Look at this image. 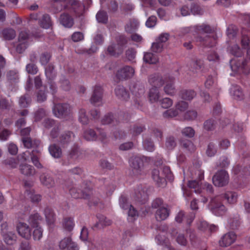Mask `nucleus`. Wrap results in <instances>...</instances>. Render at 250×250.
I'll return each instance as SVG.
<instances>
[{
	"instance_id": "ddd939ff",
	"label": "nucleus",
	"mask_w": 250,
	"mask_h": 250,
	"mask_svg": "<svg viewBox=\"0 0 250 250\" xmlns=\"http://www.w3.org/2000/svg\"><path fill=\"white\" fill-rule=\"evenodd\" d=\"M67 3L68 5L64 6V9H67L68 6L70 5L76 16H80L83 14L84 6L78 0H68Z\"/></svg>"
},
{
	"instance_id": "9b49d317",
	"label": "nucleus",
	"mask_w": 250,
	"mask_h": 250,
	"mask_svg": "<svg viewBox=\"0 0 250 250\" xmlns=\"http://www.w3.org/2000/svg\"><path fill=\"white\" fill-rule=\"evenodd\" d=\"M148 195L146 188L138 187L136 189L134 198L135 201L141 204H145L148 200Z\"/></svg>"
},
{
	"instance_id": "13d9d810",
	"label": "nucleus",
	"mask_w": 250,
	"mask_h": 250,
	"mask_svg": "<svg viewBox=\"0 0 250 250\" xmlns=\"http://www.w3.org/2000/svg\"><path fill=\"white\" fill-rule=\"evenodd\" d=\"M30 34L29 32L26 30H23L20 32L18 36L19 42H25L28 43V40L29 39Z\"/></svg>"
},
{
	"instance_id": "774afa93",
	"label": "nucleus",
	"mask_w": 250,
	"mask_h": 250,
	"mask_svg": "<svg viewBox=\"0 0 250 250\" xmlns=\"http://www.w3.org/2000/svg\"><path fill=\"white\" fill-rule=\"evenodd\" d=\"M136 51L134 48H129L125 53L126 59L129 61H132L135 58Z\"/></svg>"
},
{
	"instance_id": "412c9836",
	"label": "nucleus",
	"mask_w": 250,
	"mask_h": 250,
	"mask_svg": "<svg viewBox=\"0 0 250 250\" xmlns=\"http://www.w3.org/2000/svg\"><path fill=\"white\" fill-rule=\"evenodd\" d=\"M169 212L170 210L167 208H160L156 211L155 218L158 221L165 220L169 216Z\"/></svg>"
},
{
	"instance_id": "7ed1b4c3",
	"label": "nucleus",
	"mask_w": 250,
	"mask_h": 250,
	"mask_svg": "<svg viewBox=\"0 0 250 250\" xmlns=\"http://www.w3.org/2000/svg\"><path fill=\"white\" fill-rule=\"evenodd\" d=\"M175 81V78L172 76L167 75L163 77L159 74H154L150 75L148 79L149 83L153 86H162L164 83L168 82H173Z\"/></svg>"
},
{
	"instance_id": "5fc2aeb1",
	"label": "nucleus",
	"mask_w": 250,
	"mask_h": 250,
	"mask_svg": "<svg viewBox=\"0 0 250 250\" xmlns=\"http://www.w3.org/2000/svg\"><path fill=\"white\" fill-rule=\"evenodd\" d=\"M217 153V148L213 143L208 144L206 150V154L208 157L214 156Z\"/></svg>"
},
{
	"instance_id": "72a5a7b5",
	"label": "nucleus",
	"mask_w": 250,
	"mask_h": 250,
	"mask_svg": "<svg viewBox=\"0 0 250 250\" xmlns=\"http://www.w3.org/2000/svg\"><path fill=\"white\" fill-rule=\"evenodd\" d=\"M215 200V199L212 200L211 202L212 205L213 206V209L212 210V212L218 216L224 215L227 210L226 207L222 203H219L218 206H216L217 205H215L214 204Z\"/></svg>"
},
{
	"instance_id": "1a4fd4ad",
	"label": "nucleus",
	"mask_w": 250,
	"mask_h": 250,
	"mask_svg": "<svg viewBox=\"0 0 250 250\" xmlns=\"http://www.w3.org/2000/svg\"><path fill=\"white\" fill-rule=\"evenodd\" d=\"M16 228L18 234L21 237L27 240L31 238V229L27 224L24 222H19L17 225Z\"/></svg>"
},
{
	"instance_id": "864d4df0",
	"label": "nucleus",
	"mask_w": 250,
	"mask_h": 250,
	"mask_svg": "<svg viewBox=\"0 0 250 250\" xmlns=\"http://www.w3.org/2000/svg\"><path fill=\"white\" fill-rule=\"evenodd\" d=\"M166 146L169 150L173 149L176 146L175 139L173 136H170L167 138Z\"/></svg>"
},
{
	"instance_id": "ea45409f",
	"label": "nucleus",
	"mask_w": 250,
	"mask_h": 250,
	"mask_svg": "<svg viewBox=\"0 0 250 250\" xmlns=\"http://www.w3.org/2000/svg\"><path fill=\"white\" fill-rule=\"evenodd\" d=\"M51 57L52 54L50 52H43L40 56V62L42 65H46L50 62Z\"/></svg>"
},
{
	"instance_id": "a878e982",
	"label": "nucleus",
	"mask_w": 250,
	"mask_h": 250,
	"mask_svg": "<svg viewBox=\"0 0 250 250\" xmlns=\"http://www.w3.org/2000/svg\"><path fill=\"white\" fill-rule=\"evenodd\" d=\"M181 147L186 151L192 152L195 150L196 147L190 140L183 139L180 141Z\"/></svg>"
},
{
	"instance_id": "0eeeda50",
	"label": "nucleus",
	"mask_w": 250,
	"mask_h": 250,
	"mask_svg": "<svg viewBox=\"0 0 250 250\" xmlns=\"http://www.w3.org/2000/svg\"><path fill=\"white\" fill-rule=\"evenodd\" d=\"M134 72L133 68L126 65L117 71L116 77L119 81L125 80L133 77Z\"/></svg>"
},
{
	"instance_id": "c756f323",
	"label": "nucleus",
	"mask_w": 250,
	"mask_h": 250,
	"mask_svg": "<svg viewBox=\"0 0 250 250\" xmlns=\"http://www.w3.org/2000/svg\"><path fill=\"white\" fill-rule=\"evenodd\" d=\"M31 103V98L28 94L21 96L19 100V104L21 108L27 107Z\"/></svg>"
},
{
	"instance_id": "423d86ee",
	"label": "nucleus",
	"mask_w": 250,
	"mask_h": 250,
	"mask_svg": "<svg viewBox=\"0 0 250 250\" xmlns=\"http://www.w3.org/2000/svg\"><path fill=\"white\" fill-rule=\"evenodd\" d=\"M53 112L56 117H65L70 114V106L67 104H57L54 106Z\"/></svg>"
},
{
	"instance_id": "4be33fe9",
	"label": "nucleus",
	"mask_w": 250,
	"mask_h": 250,
	"mask_svg": "<svg viewBox=\"0 0 250 250\" xmlns=\"http://www.w3.org/2000/svg\"><path fill=\"white\" fill-rule=\"evenodd\" d=\"M44 213L48 225H53L56 220V215L53 210L48 207L44 209Z\"/></svg>"
},
{
	"instance_id": "39448f33",
	"label": "nucleus",
	"mask_w": 250,
	"mask_h": 250,
	"mask_svg": "<svg viewBox=\"0 0 250 250\" xmlns=\"http://www.w3.org/2000/svg\"><path fill=\"white\" fill-rule=\"evenodd\" d=\"M230 65L232 70L240 73L247 74V62L244 59H234L230 61Z\"/></svg>"
},
{
	"instance_id": "680f3d73",
	"label": "nucleus",
	"mask_w": 250,
	"mask_h": 250,
	"mask_svg": "<svg viewBox=\"0 0 250 250\" xmlns=\"http://www.w3.org/2000/svg\"><path fill=\"white\" fill-rule=\"evenodd\" d=\"M79 121L83 125H86L88 122V118L86 115V111L84 109H81L79 111Z\"/></svg>"
},
{
	"instance_id": "f257e3e1",
	"label": "nucleus",
	"mask_w": 250,
	"mask_h": 250,
	"mask_svg": "<svg viewBox=\"0 0 250 250\" xmlns=\"http://www.w3.org/2000/svg\"><path fill=\"white\" fill-rule=\"evenodd\" d=\"M69 192L73 198L88 200L91 204L97 205L99 201V197L95 196L92 189L90 188L80 190L76 187H72L70 188Z\"/></svg>"
},
{
	"instance_id": "3c124183",
	"label": "nucleus",
	"mask_w": 250,
	"mask_h": 250,
	"mask_svg": "<svg viewBox=\"0 0 250 250\" xmlns=\"http://www.w3.org/2000/svg\"><path fill=\"white\" fill-rule=\"evenodd\" d=\"M26 193L30 199L31 201L34 203H37L41 201L42 197L40 194H36L34 192L28 189L26 190Z\"/></svg>"
},
{
	"instance_id": "6e6d98bb",
	"label": "nucleus",
	"mask_w": 250,
	"mask_h": 250,
	"mask_svg": "<svg viewBox=\"0 0 250 250\" xmlns=\"http://www.w3.org/2000/svg\"><path fill=\"white\" fill-rule=\"evenodd\" d=\"M181 133L183 136L191 138L194 136L195 131L193 128L188 126L184 128Z\"/></svg>"
},
{
	"instance_id": "e433bc0d",
	"label": "nucleus",
	"mask_w": 250,
	"mask_h": 250,
	"mask_svg": "<svg viewBox=\"0 0 250 250\" xmlns=\"http://www.w3.org/2000/svg\"><path fill=\"white\" fill-rule=\"evenodd\" d=\"M112 222L110 220L108 219L104 216H100L99 217V222L95 224L94 227L95 228L101 229L105 226H109L111 224Z\"/></svg>"
},
{
	"instance_id": "4c0bfd02",
	"label": "nucleus",
	"mask_w": 250,
	"mask_h": 250,
	"mask_svg": "<svg viewBox=\"0 0 250 250\" xmlns=\"http://www.w3.org/2000/svg\"><path fill=\"white\" fill-rule=\"evenodd\" d=\"M228 49L231 54L236 57H241L243 54L242 50L236 44L230 46Z\"/></svg>"
},
{
	"instance_id": "b1692460",
	"label": "nucleus",
	"mask_w": 250,
	"mask_h": 250,
	"mask_svg": "<svg viewBox=\"0 0 250 250\" xmlns=\"http://www.w3.org/2000/svg\"><path fill=\"white\" fill-rule=\"evenodd\" d=\"M194 28L198 34L207 33L210 34L214 32V28L209 25L203 23L201 25H197Z\"/></svg>"
},
{
	"instance_id": "bb28decb",
	"label": "nucleus",
	"mask_w": 250,
	"mask_h": 250,
	"mask_svg": "<svg viewBox=\"0 0 250 250\" xmlns=\"http://www.w3.org/2000/svg\"><path fill=\"white\" fill-rule=\"evenodd\" d=\"M73 136V133L69 131L62 133L59 137L60 144L62 146L68 144L72 141Z\"/></svg>"
},
{
	"instance_id": "6e6552de",
	"label": "nucleus",
	"mask_w": 250,
	"mask_h": 250,
	"mask_svg": "<svg viewBox=\"0 0 250 250\" xmlns=\"http://www.w3.org/2000/svg\"><path fill=\"white\" fill-rule=\"evenodd\" d=\"M236 239L235 233L230 231L224 234L219 240L218 243L220 246L227 247L233 244Z\"/></svg>"
},
{
	"instance_id": "09e8293b",
	"label": "nucleus",
	"mask_w": 250,
	"mask_h": 250,
	"mask_svg": "<svg viewBox=\"0 0 250 250\" xmlns=\"http://www.w3.org/2000/svg\"><path fill=\"white\" fill-rule=\"evenodd\" d=\"M238 30L237 27L233 24L229 25L227 30V34L229 38H234L236 37Z\"/></svg>"
},
{
	"instance_id": "49530a36",
	"label": "nucleus",
	"mask_w": 250,
	"mask_h": 250,
	"mask_svg": "<svg viewBox=\"0 0 250 250\" xmlns=\"http://www.w3.org/2000/svg\"><path fill=\"white\" fill-rule=\"evenodd\" d=\"M146 130L145 126L142 125H135L130 129V132L133 135L137 136Z\"/></svg>"
},
{
	"instance_id": "603ef678",
	"label": "nucleus",
	"mask_w": 250,
	"mask_h": 250,
	"mask_svg": "<svg viewBox=\"0 0 250 250\" xmlns=\"http://www.w3.org/2000/svg\"><path fill=\"white\" fill-rule=\"evenodd\" d=\"M33 231V237L34 240L39 241L41 239L43 235V229L39 226L35 227Z\"/></svg>"
},
{
	"instance_id": "20e7f679",
	"label": "nucleus",
	"mask_w": 250,
	"mask_h": 250,
	"mask_svg": "<svg viewBox=\"0 0 250 250\" xmlns=\"http://www.w3.org/2000/svg\"><path fill=\"white\" fill-rule=\"evenodd\" d=\"M212 182L214 185L218 187L226 186L229 183V175L225 170L217 171L212 177Z\"/></svg>"
},
{
	"instance_id": "f3484780",
	"label": "nucleus",
	"mask_w": 250,
	"mask_h": 250,
	"mask_svg": "<svg viewBox=\"0 0 250 250\" xmlns=\"http://www.w3.org/2000/svg\"><path fill=\"white\" fill-rule=\"evenodd\" d=\"M42 184L48 188L53 187L55 185V180L52 176L48 172L42 173L40 176Z\"/></svg>"
},
{
	"instance_id": "5701e85b",
	"label": "nucleus",
	"mask_w": 250,
	"mask_h": 250,
	"mask_svg": "<svg viewBox=\"0 0 250 250\" xmlns=\"http://www.w3.org/2000/svg\"><path fill=\"white\" fill-rule=\"evenodd\" d=\"M160 95L158 88L156 86H153L149 89L148 92V98L151 103L158 102Z\"/></svg>"
},
{
	"instance_id": "c85d7f7f",
	"label": "nucleus",
	"mask_w": 250,
	"mask_h": 250,
	"mask_svg": "<svg viewBox=\"0 0 250 250\" xmlns=\"http://www.w3.org/2000/svg\"><path fill=\"white\" fill-rule=\"evenodd\" d=\"M39 153H40V151L39 149L33 150L30 152V155L31 161L34 165L38 168H42L43 167L39 161V156L36 155V154Z\"/></svg>"
},
{
	"instance_id": "58836bf2",
	"label": "nucleus",
	"mask_w": 250,
	"mask_h": 250,
	"mask_svg": "<svg viewBox=\"0 0 250 250\" xmlns=\"http://www.w3.org/2000/svg\"><path fill=\"white\" fill-rule=\"evenodd\" d=\"M75 226L73 219L70 217H66L63 219L62 226L63 228L68 231H71L73 230Z\"/></svg>"
},
{
	"instance_id": "dca6fc26",
	"label": "nucleus",
	"mask_w": 250,
	"mask_h": 250,
	"mask_svg": "<svg viewBox=\"0 0 250 250\" xmlns=\"http://www.w3.org/2000/svg\"><path fill=\"white\" fill-rule=\"evenodd\" d=\"M151 176L158 187H162L166 185V180L163 174L160 173L158 169L155 168L153 169L151 172Z\"/></svg>"
},
{
	"instance_id": "2eb2a0df",
	"label": "nucleus",
	"mask_w": 250,
	"mask_h": 250,
	"mask_svg": "<svg viewBox=\"0 0 250 250\" xmlns=\"http://www.w3.org/2000/svg\"><path fill=\"white\" fill-rule=\"evenodd\" d=\"M21 142L24 147L27 149H33V150L38 149L41 144L40 140L32 139L30 137L22 138Z\"/></svg>"
},
{
	"instance_id": "f704fd0d",
	"label": "nucleus",
	"mask_w": 250,
	"mask_h": 250,
	"mask_svg": "<svg viewBox=\"0 0 250 250\" xmlns=\"http://www.w3.org/2000/svg\"><path fill=\"white\" fill-rule=\"evenodd\" d=\"M144 60L145 62L150 64H156L158 62L157 56L150 52L145 53Z\"/></svg>"
},
{
	"instance_id": "6ab92c4d",
	"label": "nucleus",
	"mask_w": 250,
	"mask_h": 250,
	"mask_svg": "<svg viewBox=\"0 0 250 250\" xmlns=\"http://www.w3.org/2000/svg\"><path fill=\"white\" fill-rule=\"evenodd\" d=\"M116 96L121 101H127L129 98L128 92L123 86L119 85L115 89Z\"/></svg>"
},
{
	"instance_id": "4468645a",
	"label": "nucleus",
	"mask_w": 250,
	"mask_h": 250,
	"mask_svg": "<svg viewBox=\"0 0 250 250\" xmlns=\"http://www.w3.org/2000/svg\"><path fill=\"white\" fill-rule=\"evenodd\" d=\"M59 21L61 25L67 28H71L74 24V19L70 14L66 12L61 14Z\"/></svg>"
},
{
	"instance_id": "473e14b6",
	"label": "nucleus",
	"mask_w": 250,
	"mask_h": 250,
	"mask_svg": "<svg viewBox=\"0 0 250 250\" xmlns=\"http://www.w3.org/2000/svg\"><path fill=\"white\" fill-rule=\"evenodd\" d=\"M196 95V92L193 90L184 89L180 92V96L182 99L190 101Z\"/></svg>"
},
{
	"instance_id": "052dcab7",
	"label": "nucleus",
	"mask_w": 250,
	"mask_h": 250,
	"mask_svg": "<svg viewBox=\"0 0 250 250\" xmlns=\"http://www.w3.org/2000/svg\"><path fill=\"white\" fill-rule=\"evenodd\" d=\"M197 117V113L195 110H188L187 111L184 116L185 120L191 121L195 120Z\"/></svg>"
},
{
	"instance_id": "37998d69",
	"label": "nucleus",
	"mask_w": 250,
	"mask_h": 250,
	"mask_svg": "<svg viewBox=\"0 0 250 250\" xmlns=\"http://www.w3.org/2000/svg\"><path fill=\"white\" fill-rule=\"evenodd\" d=\"M174 81L173 82H168L165 86L164 90L167 94L173 95L176 93V90L174 85Z\"/></svg>"
},
{
	"instance_id": "cd10ccee",
	"label": "nucleus",
	"mask_w": 250,
	"mask_h": 250,
	"mask_svg": "<svg viewBox=\"0 0 250 250\" xmlns=\"http://www.w3.org/2000/svg\"><path fill=\"white\" fill-rule=\"evenodd\" d=\"M223 197L229 204H234L237 202L238 194L234 191H228L224 194Z\"/></svg>"
},
{
	"instance_id": "4d7b16f0",
	"label": "nucleus",
	"mask_w": 250,
	"mask_h": 250,
	"mask_svg": "<svg viewBox=\"0 0 250 250\" xmlns=\"http://www.w3.org/2000/svg\"><path fill=\"white\" fill-rule=\"evenodd\" d=\"M83 136L85 139L89 141L95 140L97 138L96 132L92 129L85 131Z\"/></svg>"
},
{
	"instance_id": "aec40b11",
	"label": "nucleus",
	"mask_w": 250,
	"mask_h": 250,
	"mask_svg": "<svg viewBox=\"0 0 250 250\" xmlns=\"http://www.w3.org/2000/svg\"><path fill=\"white\" fill-rule=\"evenodd\" d=\"M21 173L25 176L29 177L36 173L35 168L31 165L27 164H21L20 166Z\"/></svg>"
},
{
	"instance_id": "0e129e2a",
	"label": "nucleus",
	"mask_w": 250,
	"mask_h": 250,
	"mask_svg": "<svg viewBox=\"0 0 250 250\" xmlns=\"http://www.w3.org/2000/svg\"><path fill=\"white\" fill-rule=\"evenodd\" d=\"M143 146L146 150L150 152L154 151L155 148L153 143L149 139H146L144 141Z\"/></svg>"
},
{
	"instance_id": "a18cd8bd",
	"label": "nucleus",
	"mask_w": 250,
	"mask_h": 250,
	"mask_svg": "<svg viewBox=\"0 0 250 250\" xmlns=\"http://www.w3.org/2000/svg\"><path fill=\"white\" fill-rule=\"evenodd\" d=\"M96 19L99 22L106 23L108 21V16L106 12L101 10L97 13Z\"/></svg>"
},
{
	"instance_id": "9d476101",
	"label": "nucleus",
	"mask_w": 250,
	"mask_h": 250,
	"mask_svg": "<svg viewBox=\"0 0 250 250\" xmlns=\"http://www.w3.org/2000/svg\"><path fill=\"white\" fill-rule=\"evenodd\" d=\"M103 89L101 86L96 85L93 89L92 95L90 99L91 104L96 105L102 103Z\"/></svg>"
},
{
	"instance_id": "8fccbe9b",
	"label": "nucleus",
	"mask_w": 250,
	"mask_h": 250,
	"mask_svg": "<svg viewBox=\"0 0 250 250\" xmlns=\"http://www.w3.org/2000/svg\"><path fill=\"white\" fill-rule=\"evenodd\" d=\"M26 71L28 74L34 75L38 73L39 69L34 63H29L26 66Z\"/></svg>"
},
{
	"instance_id": "bf43d9fd",
	"label": "nucleus",
	"mask_w": 250,
	"mask_h": 250,
	"mask_svg": "<svg viewBox=\"0 0 250 250\" xmlns=\"http://www.w3.org/2000/svg\"><path fill=\"white\" fill-rule=\"evenodd\" d=\"M188 185L189 188L194 189L195 193H200L201 192V189L199 188L200 184L196 180L189 181Z\"/></svg>"
},
{
	"instance_id": "de8ad7c7",
	"label": "nucleus",
	"mask_w": 250,
	"mask_h": 250,
	"mask_svg": "<svg viewBox=\"0 0 250 250\" xmlns=\"http://www.w3.org/2000/svg\"><path fill=\"white\" fill-rule=\"evenodd\" d=\"M73 242L71 237H65L59 242V248L61 250L67 249Z\"/></svg>"
},
{
	"instance_id": "79ce46f5",
	"label": "nucleus",
	"mask_w": 250,
	"mask_h": 250,
	"mask_svg": "<svg viewBox=\"0 0 250 250\" xmlns=\"http://www.w3.org/2000/svg\"><path fill=\"white\" fill-rule=\"evenodd\" d=\"M19 163L18 159H16L13 157L8 158L3 161V164L7 167L11 168H16Z\"/></svg>"
},
{
	"instance_id": "a211bd4d",
	"label": "nucleus",
	"mask_w": 250,
	"mask_h": 250,
	"mask_svg": "<svg viewBox=\"0 0 250 250\" xmlns=\"http://www.w3.org/2000/svg\"><path fill=\"white\" fill-rule=\"evenodd\" d=\"M16 36V32L12 28H5L0 31V37L6 41L13 40Z\"/></svg>"
},
{
	"instance_id": "f03ea898",
	"label": "nucleus",
	"mask_w": 250,
	"mask_h": 250,
	"mask_svg": "<svg viewBox=\"0 0 250 250\" xmlns=\"http://www.w3.org/2000/svg\"><path fill=\"white\" fill-rule=\"evenodd\" d=\"M146 160L147 158L144 156H135L130 158L129 165L133 175L139 176L144 174V163Z\"/></svg>"
},
{
	"instance_id": "c9c22d12",
	"label": "nucleus",
	"mask_w": 250,
	"mask_h": 250,
	"mask_svg": "<svg viewBox=\"0 0 250 250\" xmlns=\"http://www.w3.org/2000/svg\"><path fill=\"white\" fill-rule=\"evenodd\" d=\"M40 25L45 29H48L52 25L51 20L50 16L47 14L43 15L40 21Z\"/></svg>"
},
{
	"instance_id": "7c9ffc66",
	"label": "nucleus",
	"mask_w": 250,
	"mask_h": 250,
	"mask_svg": "<svg viewBox=\"0 0 250 250\" xmlns=\"http://www.w3.org/2000/svg\"><path fill=\"white\" fill-rule=\"evenodd\" d=\"M42 220V216L38 213L31 214L28 219V222L33 228L39 226L40 222Z\"/></svg>"
},
{
	"instance_id": "e2e57ef3",
	"label": "nucleus",
	"mask_w": 250,
	"mask_h": 250,
	"mask_svg": "<svg viewBox=\"0 0 250 250\" xmlns=\"http://www.w3.org/2000/svg\"><path fill=\"white\" fill-rule=\"evenodd\" d=\"M12 105L11 103L5 98L0 99V109L1 110H9Z\"/></svg>"
},
{
	"instance_id": "a19ab883",
	"label": "nucleus",
	"mask_w": 250,
	"mask_h": 250,
	"mask_svg": "<svg viewBox=\"0 0 250 250\" xmlns=\"http://www.w3.org/2000/svg\"><path fill=\"white\" fill-rule=\"evenodd\" d=\"M139 23L136 20H130L125 26L126 32L131 33L135 30L138 26Z\"/></svg>"
},
{
	"instance_id": "393cba45",
	"label": "nucleus",
	"mask_w": 250,
	"mask_h": 250,
	"mask_svg": "<svg viewBox=\"0 0 250 250\" xmlns=\"http://www.w3.org/2000/svg\"><path fill=\"white\" fill-rule=\"evenodd\" d=\"M48 150L51 155L55 158H60L62 156V148L56 144L50 145Z\"/></svg>"
},
{
	"instance_id": "2f4dec72",
	"label": "nucleus",
	"mask_w": 250,
	"mask_h": 250,
	"mask_svg": "<svg viewBox=\"0 0 250 250\" xmlns=\"http://www.w3.org/2000/svg\"><path fill=\"white\" fill-rule=\"evenodd\" d=\"M45 74L47 78L49 80H52L56 76V72L55 70V66L53 64H49L45 68Z\"/></svg>"
},
{
	"instance_id": "69168bd1",
	"label": "nucleus",
	"mask_w": 250,
	"mask_h": 250,
	"mask_svg": "<svg viewBox=\"0 0 250 250\" xmlns=\"http://www.w3.org/2000/svg\"><path fill=\"white\" fill-rule=\"evenodd\" d=\"M163 44L156 41L151 45V50L155 53H160L163 51Z\"/></svg>"
},
{
	"instance_id": "338daca9",
	"label": "nucleus",
	"mask_w": 250,
	"mask_h": 250,
	"mask_svg": "<svg viewBox=\"0 0 250 250\" xmlns=\"http://www.w3.org/2000/svg\"><path fill=\"white\" fill-rule=\"evenodd\" d=\"M113 116L112 114L108 113L105 115L101 120V124L103 125H107L113 122Z\"/></svg>"
},
{
	"instance_id": "f8f14e48",
	"label": "nucleus",
	"mask_w": 250,
	"mask_h": 250,
	"mask_svg": "<svg viewBox=\"0 0 250 250\" xmlns=\"http://www.w3.org/2000/svg\"><path fill=\"white\" fill-rule=\"evenodd\" d=\"M196 42H199L200 44L205 47H212L215 46L216 44V39L212 36H206L203 37L201 36H198L196 38Z\"/></svg>"
},
{
	"instance_id": "c03bdc74",
	"label": "nucleus",
	"mask_w": 250,
	"mask_h": 250,
	"mask_svg": "<svg viewBox=\"0 0 250 250\" xmlns=\"http://www.w3.org/2000/svg\"><path fill=\"white\" fill-rule=\"evenodd\" d=\"M203 128L207 131H211L215 128V123L213 119H210L205 121Z\"/></svg>"
}]
</instances>
